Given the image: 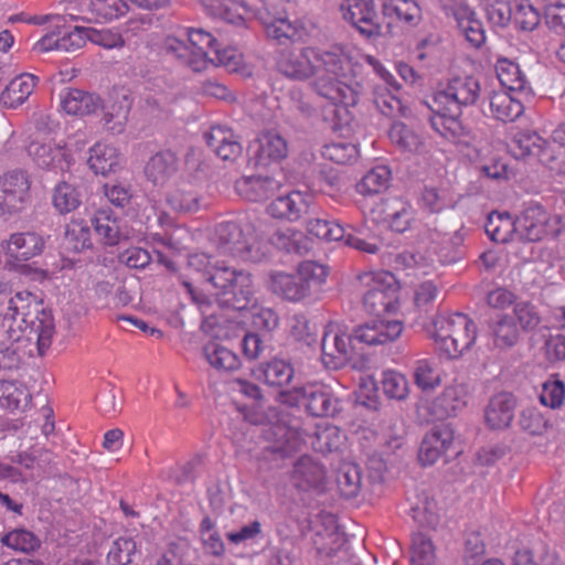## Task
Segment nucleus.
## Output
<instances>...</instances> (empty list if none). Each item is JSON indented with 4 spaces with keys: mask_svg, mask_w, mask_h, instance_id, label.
Listing matches in <instances>:
<instances>
[{
    "mask_svg": "<svg viewBox=\"0 0 565 565\" xmlns=\"http://www.w3.org/2000/svg\"><path fill=\"white\" fill-rule=\"evenodd\" d=\"M321 360L328 369H341L352 358V337L343 331L335 322H329L321 342Z\"/></svg>",
    "mask_w": 565,
    "mask_h": 565,
    "instance_id": "ddd939ff",
    "label": "nucleus"
},
{
    "mask_svg": "<svg viewBox=\"0 0 565 565\" xmlns=\"http://www.w3.org/2000/svg\"><path fill=\"white\" fill-rule=\"evenodd\" d=\"M179 160L171 151L152 156L145 167V175L153 185H164L178 172Z\"/></svg>",
    "mask_w": 565,
    "mask_h": 565,
    "instance_id": "cd10ccee",
    "label": "nucleus"
},
{
    "mask_svg": "<svg viewBox=\"0 0 565 565\" xmlns=\"http://www.w3.org/2000/svg\"><path fill=\"white\" fill-rule=\"evenodd\" d=\"M384 220L397 233H404L413 221L412 206L401 199H390L383 203Z\"/></svg>",
    "mask_w": 565,
    "mask_h": 565,
    "instance_id": "ea45409f",
    "label": "nucleus"
},
{
    "mask_svg": "<svg viewBox=\"0 0 565 565\" xmlns=\"http://www.w3.org/2000/svg\"><path fill=\"white\" fill-rule=\"evenodd\" d=\"M28 387L19 381L0 380V405L9 411L25 408L31 402Z\"/></svg>",
    "mask_w": 565,
    "mask_h": 565,
    "instance_id": "37998d69",
    "label": "nucleus"
},
{
    "mask_svg": "<svg viewBox=\"0 0 565 565\" xmlns=\"http://www.w3.org/2000/svg\"><path fill=\"white\" fill-rule=\"evenodd\" d=\"M297 274L305 288L307 297L319 292L329 275L328 268L312 260H306L299 264Z\"/></svg>",
    "mask_w": 565,
    "mask_h": 565,
    "instance_id": "c03bdc74",
    "label": "nucleus"
},
{
    "mask_svg": "<svg viewBox=\"0 0 565 565\" xmlns=\"http://www.w3.org/2000/svg\"><path fill=\"white\" fill-rule=\"evenodd\" d=\"M87 164L95 174L107 177L121 169L122 154L111 143L105 141L96 142L89 149Z\"/></svg>",
    "mask_w": 565,
    "mask_h": 565,
    "instance_id": "412c9836",
    "label": "nucleus"
},
{
    "mask_svg": "<svg viewBox=\"0 0 565 565\" xmlns=\"http://www.w3.org/2000/svg\"><path fill=\"white\" fill-rule=\"evenodd\" d=\"M214 243L221 255L243 262L258 263L268 254L267 244L256 234L252 223L226 221L216 225Z\"/></svg>",
    "mask_w": 565,
    "mask_h": 565,
    "instance_id": "f03ea898",
    "label": "nucleus"
},
{
    "mask_svg": "<svg viewBox=\"0 0 565 565\" xmlns=\"http://www.w3.org/2000/svg\"><path fill=\"white\" fill-rule=\"evenodd\" d=\"M515 405L512 394L502 392L494 395L484 411L488 427L495 430L508 428L514 417Z\"/></svg>",
    "mask_w": 565,
    "mask_h": 565,
    "instance_id": "b1692460",
    "label": "nucleus"
},
{
    "mask_svg": "<svg viewBox=\"0 0 565 565\" xmlns=\"http://www.w3.org/2000/svg\"><path fill=\"white\" fill-rule=\"evenodd\" d=\"M201 196L196 188L191 182L182 181L178 183L167 194V203L169 206L180 213H194L200 210Z\"/></svg>",
    "mask_w": 565,
    "mask_h": 565,
    "instance_id": "c9c22d12",
    "label": "nucleus"
},
{
    "mask_svg": "<svg viewBox=\"0 0 565 565\" xmlns=\"http://www.w3.org/2000/svg\"><path fill=\"white\" fill-rule=\"evenodd\" d=\"M42 306V300L36 295L26 290L18 291L10 298L4 315L12 318L13 326L20 327L21 335L23 330L45 311Z\"/></svg>",
    "mask_w": 565,
    "mask_h": 565,
    "instance_id": "a211bd4d",
    "label": "nucleus"
},
{
    "mask_svg": "<svg viewBox=\"0 0 565 565\" xmlns=\"http://www.w3.org/2000/svg\"><path fill=\"white\" fill-rule=\"evenodd\" d=\"M185 35L189 44L177 36H167L163 43L166 53L195 73L207 70L212 62L210 53L217 45V40L210 32L195 28H188Z\"/></svg>",
    "mask_w": 565,
    "mask_h": 565,
    "instance_id": "20e7f679",
    "label": "nucleus"
},
{
    "mask_svg": "<svg viewBox=\"0 0 565 565\" xmlns=\"http://www.w3.org/2000/svg\"><path fill=\"white\" fill-rule=\"evenodd\" d=\"M491 341L494 348L508 350L514 347L520 339V331L510 315L498 316L489 326Z\"/></svg>",
    "mask_w": 565,
    "mask_h": 565,
    "instance_id": "e433bc0d",
    "label": "nucleus"
},
{
    "mask_svg": "<svg viewBox=\"0 0 565 565\" xmlns=\"http://www.w3.org/2000/svg\"><path fill=\"white\" fill-rule=\"evenodd\" d=\"M518 423L523 431L532 436H542L551 427L550 418L535 406L524 407Z\"/></svg>",
    "mask_w": 565,
    "mask_h": 565,
    "instance_id": "5fc2aeb1",
    "label": "nucleus"
},
{
    "mask_svg": "<svg viewBox=\"0 0 565 565\" xmlns=\"http://www.w3.org/2000/svg\"><path fill=\"white\" fill-rule=\"evenodd\" d=\"M361 482V471L358 466L344 463L339 468L337 472V484L343 498H355L360 493Z\"/></svg>",
    "mask_w": 565,
    "mask_h": 565,
    "instance_id": "6e6d98bb",
    "label": "nucleus"
},
{
    "mask_svg": "<svg viewBox=\"0 0 565 565\" xmlns=\"http://www.w3.org/2000/svg\"><path fill=\"white\" fill-rule=\"evenodd\" d=\"M488 151L489 145L486 139L479 135L466 132L461 127V160L466 159L478 166L484 161Z\"/></svg>",
    "mask_w": 565,
    "mask_h": 565,
    "instance_id": "13d9d810",
    "label": "nucleus"
},
{
    "mask_svg": "<svg viewBox=\"0 0 565 565\" xmlns=\"http://www.w3.org/2000/svg\"><path fill=\"white\" fill-rule=\"evenodd\" d=\"M383 393L392 399L403 401L408 396L409 383L407 377L395 370H385L382 373Z\"/></svg>",
    "mask_w": 565,
    "mask_h": 565,
    "instance_id": "052dcab7",
    "label": "nucleus"
},
{
    "mask_svg": "<svg viewBox=\"0 0 565 565\" xmlns=\"http://www.w3.org/2000/svg\"><path fill=\"white\" fill-rule=\"evenodd\" d=\"M489 93L479 76H467L461 83V107H472L478 116H486Z\"/></svg>",
    "mask_w": 565,
    "mask_h": 565,
    "instance_id": "4c0bfd02",
    "label": "nucleus"
},
{
    "mask_svg": "<svg viewBox=\"0 0 565 565\" xmlns=\"http://www.w3.org/2000/svg\"><path fill=\"white\" fill-rule=\"evenodd\" d=\"M461 31L472 47H481L486 42V31L476 12L461 3Z\"/></svg>",
    "mask_w": 565,
    "mask_h": 565,
    "instance_id": "4d7b16f0",
    "label": "nucleus"
},
{
    "mask_svg": "<svg viewBox=\"0 0 565 565\" xmlns=\"http://www.w3.org/2000/svg\"><path fill=\"white\" fill-rule=\"evenodd\" d=\"M505 89L492 90L489 93V110L491 116L502 122H512L524 113V105L520 94H512Z\"/></svg>",
    "mask_w": 565,
    "mask_h": 565,
    "instance_id": "5701e85b",
    "label": "nucleus"
},
{
    "mask_svg": "<svg viewBox=\"0 0 565 565\" xmlns=\"http://www.w3.org/2000/svg\"><path fill=\"white\" fill-rule=\"evenodd\" d=\"M207 8L214 17L233 24L242 23L249 12L245 0H209Z\"/></svg>",
    "mask_w": 565,
    "mask_h": 565,
    "instance_id": "de8ad7c7",
    "label": "nucleus"
},
{
    "mask_svg": "<svg viewBox=\"0 0 565 565\" xmlns=\"http://www.w3.org/2000/svg\"><path fill=\"white\" fill-rule=\"evenodd\" d=\"M281 183L270 177H243L235 183L236 192L239 196L247 201L258 202L273 196L279 189Z\"/></svg>",
    "mask_w": 565,
    "mask_h": 565,
    "instance_id": "393cba45",
    "label": "nucleus"
},
{
    "mask_svg": "<svg viewBox=\"0 0 565 565\" xmlns=\"http://www.w3.org/2000/svg\"><path fill=\"white\" fill-rule=\"evenodd\" d=\"M81 194L73 184L61 181L52 192V204L60 214H67L81 205Z\"/></svg>",
    "mask_w": 565,
    "mask_h": 565,
    "instance_id": "3c124183",
    "label": "nucleus"
},
{
    "mask_svg": "<svg viewBox=\"0 0 565 565\" xmlns=\"http://www.w3.org/2000/svg\"><path fill=\"white\" fill-rule=\"evenodd\" d=\"M495 73L500 84L505 90L526 96L532 93L525 74L514 61L507 57H499L495 62Z\"/></svg>",
    "mask_w": 565,
    "mask_h": 565,
    "instance_id": "bb28decb",
    "label": "nucleus"
},
{
    "mask_svg": "<svg viewBox=\"0 0 565 565\" xmlns=\"http://www.w3.org/2000/svg\"><path fill=\"white\" fill-rule=\"evenodd\" d=\"M203 356L210 366L218 372H233L241 366L238 355L216 340H211L204 345Z\"/></svg>",
    "mask_w": 565,
    "mask_h": 565,
    "instance_id": "f704fd0d",
    "label": "nucleus"
},
{
    "mask_svg": "<svg viewBox=\"0 0 565 565\" xmlns=\"http://www.w3.org/2000/svg\"><path fill=\"white\" fill-rule=\"evenodd\" d=\"M363 308L371 315L382 317L399 309V286L387 270L365 271L358 276Z\"/></svg>",
    "mask_w": 565,
    "mask_h": 565,
    "instance_id": "7ed1b4c3",
    "label": "nucleus"
},
{
    "mask_svg": "<svg viewBox=\"0 0 565 565\" xmlns=\"http://www.w3.org/2000/svg\"><path fill=\"white\" fill-rule=\"evenodd\" d=\"M61 109L72 116H87L102 107L98 95L77 88H65L60 93Z\"/></svg>",
    "mask_w": 565,
    "mask_h": 565,
    "instance_id": "4be33fe9",
    "label": "nucleus"
},
{
    "mask_svg": "<svg viewBox=\"0 0 565 565\" xmlns=\"http://www.w3.org/2000/svg\"><path fill=\"white\" fill-rule=\"evenodd\" d=\"M96 234L105 245L114 246L120 239L118 218L108 210H99L93 218Z\"/></svg>",
    "mask_w": 565,
    "mask_h": 565,
    "instance_id": "8fccbe9b",
    "label": "nucleus"
},
{
    "mask_svg": "<svg viewBox=\"0 0 565 565\" xmlns=\"http://www.w3.org/2000/svg\"><path fill=\"white\" fill-rule=\"evenodd\" d=\"M269 288L274 294L288 301L298 302L308 298L297 271L295 274L282 271L273 274Z\"/></svg>",
    "mask_w": 565,
    "mask_h": 565,
    "instance_id": "58836bf2",
    "label": "nucleus"
},
{
    "mask_svg": "<svg viewBox=\"0 0 565 565\" xmlns=\"http://www.w3.org/2000/svg\"><path fill=\"white\" fill-rule=\"evenodd\" d=\"M311 86L329 99L334 116V128L349 124V106L356 103V92L347 83L352 74L351 51L342 45L328 49L313 46Z\"/></svg>",
    "mask_w": 565,
    "mask_h": 565,
    "instance_id": "f257e3e1",
    "label": "nucleus"
},
{
    "mask_svg": "<svg viewBox=\"0 0 565 565\" xmlns=\"http://www.w3.org/2000/svg\"><path fill=\"white\" fill-rule=\"evenodd\" d=\"M136 552V543L130 537H118L107 554L108 565H129Z\"/></svg>",
    "mask_w": 565,
    "mask_h": 565,
    "instance_id": "774afa93",
    "label": "nucleus"
},
{
    "mask_svg": "<svg viewBox=\"0 0 565 565\" xmlns=\"http://www.w3.org/2000/svg\"><path fill=\"white\" fill-rule=\"evenodd\" d=\"M431 127L445 139L457 142L459 131V99L457 79L436 92L433 99Z\"/></svg>",
    "mask_w": 565,
    "mask_h": 565,
    "instance_id": "6e6552de",
    "label": "nucleus"
},
{
    "mask_svg": "<svg viewBox=\"0 0 565 565\" xmlns=\"http://www.w3.org/2000/svg\"><path fill=\"white\" fill-rule=\"evenodd\" d=\"M253 374L257 380L269 386L282 387L291 382L295 370L289 361L274 358L268 362L258 364L253 370Z\"/></svg>",
    "mask_w": 565,
    "mask_h": 565,
    "instance_id": "c85d7f7f",
    "label": "nucleus"
},
{
    "mask_svg": "<svg viewBox=\"0 0 565 565\" xmlns=\"http://www.w3.org/2000/svg\"><path fill=\"white\" fill-rule=\"evenodd\" d=\"M255 159L258 166L267 167L278 163L288 154L286 139L274 130L260 134L255 140Z\"/></svg>",
    "mask_w": 565,
    "mask_h": 565,
    "instance_id": "aec40b11",
    "label": "nucleus"
},
{
    "mask_svg": "<svg viewBox=\"0 0 565 565\" xmlns=\"http://www.w3.org/2000/svg\"><path fill=\"white\" fill-rule=\"evenodd\" d=\"M512 19L520 29L532 31L539 25L541 18L530 0H514Z\"/></svg>",
    "mask_w": 565,
    "mask_h": 565,
    "instance_id": "69168bd1",
    "label": "nucleus"
},
{
    "mask_svg": "<svg viewBox=\"0 0 565 565\" xmlns=\"http://www.w3.org/2000/svg\"><path fill=\"white\" fill-rule=\"evenodd\" d=\"M264 28L267 36L280 44L302 41L307 36V29L299 20L291 21L288 18L278 17L264 22Z\"/></svg>",
    "mask_w": 565,
    "mask_h": 565,
    "instance_id": "7c9ffc66",
    "label": "nucleus"
},
{
    "mask_svg": "<svg viewBox=\"0 0 565 565\" xmlns=\"http://www.w3.org/2000/svg\"><path fill=\"white\" fill-rule=\"evenodd\" d=\"M28 154L39 169L54 174L68 172L75 163L74 149L54 138L34 139L28 146Z\"/></svg>",
    "mask_w": 565,
    "mask_h": 565,
    "instance_id": "0eeeda50",
    "label": "nucleus"
},
{
    "mask_svg": "<svg viewBox=\"0 0 565 565\" xmlns=\"http://www.w3.org/2000/svg\"><path fill=\"white\" fill-rule=\"evenodd\" d=\"M28 328H30L36 335L39 354L43 355L45 350L51 347L55 333L54 319L52 315L50 312L42 311V315L35 319V322L30 323Z\"/></svg>",
    "mask_w": 565,
    "mask_h": 565,
    "instance_id": "0e129e2a",
    "label": "nucleus"
},
{
    "mask_svg": "<svg viewBox=\"0 0 565 565\" xmlns=\"http://www.w3.org/2000/svg\"><path fill=\"white\" fill-rule=\"evenodd\" d=\"M38 78L29 73L14 77L0 95V102L4 107L15 108L22 105L33 93Z\"/></svg>",
    "mask_w": 565,
    "mask_h": 565,
    "instance_id": "72a5a7b5",
    "label": "nucleus"
},
{
    "mask_svg": "<svg viewBox=\"0 0 565 565\" xmlns=\"http://www.w3.org/2000/svg\"><path fill=\"white\" fill-rule=\"evenodd\" d=\"M484 231L491 241L508 243L516 235V217L513 220L508 213H491L484 225Z\"/></svg>",
    "mask_w": 565,
    "mask_h": 565,
    "instance_id": "49530a36",
    "label": "nucleus"
},
{
    "mask_svg": "<svg viewBox=\"0 0 565 565\" xmlns=\"http://www.w3.org/2000/svg\"><path fill=\"white\" fill-rule=\"evenodd\" d=\"M312 53L313 46L282 50L276 58V68L281 75L294 81L312 79Z\"/></svg>",
    "mask_w": 565,
    "mask_h": 565,
    "instance_id": "2eb2a0df",
    "label": "nucleus"
},
{
    "mask_svg": "<svg viewBox=\"0 0 565 565\" xmlns=\"http://www.w3.org/2000/svg\"><path fill=\"white\" fill-rule=\"evenodd\" d=\"M310 204L309 193L295 190L275 198L266 211L274 218L297 222L308 213Z\"/></svg>",
    "mask_w": 565,
    "mask_h": 565,
    "instance_id": "f3484780",
    "label": "nucleus"
},
{
    "mask_svg": "<svg viewBox=\"0 0 565 565\" xmlns=\"http://www.w3.org/2000/svg\"><path fill=\"white\" fill-rule=\"evenodd\" d=\"M209 147L224 161H234L242 153V146L232 129L224 126H212L205 134Z\"/></svg>",
    "mask_w": 565,
    "mask_h": 565,
    "instance_id": "a878e982",
    "label": "nucleus"
},
{
    "mask_svg": "<svg viewBox=\"0 0 565 565\" xmlns=\"http://www.w3.org/2000/svg\"><path fill=\"white\" fill-rule=\"evenodd\" d=\"M458 312L451 315H439L433 321L430 330L437 351L441 358L454 359L458 352L457 340L454 338Z\"/></svg>",
    "mask_w": 565,
    "mask_h": 565,
    "instance_id": "6ab92c4d",
    "label": "nucleus"
},
{
    "mask_svg": "<svg viewBox=\"0 0 565 565\" xmlns=\"http://www.w3.org/2000/svg\"><path fill=\"white\" fill-rule=\"evenodd\" d=\"M45 242L35 232H17L2 239L0 247L6 257L11 262H26L39 256L44 250Z\"/></svg>",
    "mask_w": 565,
    "mask_h": 565,
    "instance_id": "dca6fc26",
    "label": "nucleus"
},
{
    "mask_svg": "<svg viewBox=\"0 0 565 565\" xmlns=\"http://www.w3.org/2000/svg\"><path fill=\"white\" fill-rule=\"evenodd\" d=\"M411 565H435L436 548L431 539L417 532L412 535V544L409 551Z\"/></svg>",
    "mask_w": 565,
    "mask_h": 565,
    "instance_id": "603ef678",
    "label": "nucleus"
},
{
    "mask_svg": "<svg viewBox=\"0 0 565 565\" xmlns=\"http://www.w3.org/2000/svg\"><path fill=\"white\" fill-rule=\"evenodd\" d=\"M125 8L122 0H89L86 3L87 19L96 22L111 20L124 14Z\"/></svg>",
    "mask_w": 565,
    "mask_h": 565,
    "instance_id": "bf43d9fd",
    "label": "nucleus"
},
{
    "mask_svg": "<svg viewBox=\"0 0 565 565\" xmlns=\"http://www.w3.org/2000/svg\"><path fill=\"white\" fill-rule=\"evenodd\" d=\"M452 443V434L448 429H437L428 433L419 448L418 459L423 466L435 463Z\"/></svg>",
    "mask_w": 565,
    "mask_h": 565,
    "instance_id": "473e14b6",
    "label": "nucleus"
},
{
    "mask_svg": "<svg viewBox=\"0 0 565 565\" xmlns=\"http://www.w3.org/2000/svg\"><path fill=\"white\" fill-rule=\"evenodd\" d=\"M31 200V180L23 170H12L0 175V213L22 211Z\"/></svg>",
    "mask_w": 565,
    "mask_h": 565,
    "instance_id": "f8f14e48",
    "label": "nucleus"
},
{
    "mask_svg": "<svg viewBox=\"0 0 565 565\" xmlns=\"http://www.w3.org/2000/svg\"><path fill=\"white\" fill-rule=\"evenodd\" d=\"M414 381L419 390L430 392L440 386L441 372L434 361L422 359L416 362Z\"/></svg>",
    "mask_w": 565,
    "mask_h": 565,
    "instance_id": "864d4df0",
    "label": "nucleus"
},
{
    "mask_svg": "<svg viewBox=\"0 0 565 565\" xmlns=\"http://www.w3.org/2000/svg\"><path fill=\"white\" fill-rule=\"evenodd\" d=\"M564 228L561 215L547 211L535 201L524 203L516 216V236L529 242H539L558 236Z\"/></svg>",
    "mask_w": 565,
    "mask_h": 565,
    "instance_id": "39448f33",
    "label": "nucleus"
},
{
    "mask_svg": "<svg viewBox=\"0 0 565 565\" xmlns=\"http://www.w3.org/2000/svg\"><path fill=\"white\" fill-rule=\"evenodd\" d=\"M509 151L518 160L536 159L550 170L565 173V166L556 163L551 146L535 131L516 132L509 142Z\"/></svg>",
    "mask_w": 565,
    "mask_h": 565,
    "instance_id": "9d476101",
    "label": "nucleus"
},
{
    "mask_svg": "<svg viewBox=\"0 0 565 565\" xmlns=\"http://www.w3.org/2000/svg\"><path fill=\"white\" fill-rule=\"evenodd\" d=\"M391 170L387 166L380 164L369 170L355 184V190L363 196H373L388 189Z\"/></svg>",
    "mask_w": 565,
    "mask_h": 565,
    "instance_id": "79ce46f5",
    "label": "nucleus"
},
{
    "mask_svg": "<svg viewBox=\"0 0 565 565\" xmlns=\"http://www.w3.org/2000/svg\"><path fill=\"white\" fill-rule=\"evenodd\" d=\"M131 99L125 93L114 92L105 106L104 120L107 128L116 134L124 130L131 109Z\"/></svg>",
    "mask_w": 565,
    "mask_h": 565,
    "instance_id": "2f4dec72",
    "label": "nucleus"
},
{
    "mask_svg": "<svg viewBox=\"0 0 565 565\" xmlns=\"http://www.w3.org/2000/svg\"><path fill=\"white\" fill-rule=\"evenodd\" d=\"M292 478L296 487L301 490H322L326 480V470L310 457L305 456L296 462Z\"/></svg>",
    "mask_w": 565,
    "mask_h": 565,
    "instance_id": "c756f323",
    "label": "nucleus"
},
{
    "mask_svg": "<svg viewBox=\"0 0 565 565\" xmlns=\"http://www.w3.org/2000/svg\"><path fill=\"white\" fill-rule=\"evenodd\" d=\"M0 542L3 546L23 553L32 552L40 546L38 536L25 529H15L8 532L0 539Z\"/></svg>",
    "mask_w": 565,
    "mask_h": 565,
    "instance_id": "e2e57ef3",
    "label": "nucleus"
},
{
    "mask_svg": "<svg viewBox=\"0 0 565 565\" xmlns=\"http://www.w3.org/2000/svg\"><path fill=\"white\" fill-rule=\"evenodd\" d=\"M358 154L356 146L347 141L331 142L322 149V157L337 164L351 163L356 159Z\"/></svg>",
    "mask_w": 565,
    "mask_h": 565,
    "instance_id": "338daca9",
    "label": "nucleus"
},
{
    "mask_svg": "<svg viewBox=\"0 0 565 565\" xmlns=\"http://www.w3.org/2000/svg\"><path fill=\"white\" fill-rule=\"evenodd\" d=\"M205 282L210 284L216 295H231L226 301H233L236 309H244L252 300L254 287L252 277L246 271H237L227 266L214 264Z\"/></svg>",
    "mask_w": 565,
    "mask_h": 565,
    "instance_id": "423d86ee",
    "label": "nucleus"
},
{
    "mask_svg": "<svg viewBox=\"0 0 565 565\" xmlns=\"http://www.w3.org/2000/svg\"><path fill=\"white\" fill-rule=\"evenodd\" d=\"M64 246L66 249L75 253L92 247L90 230L84 220L73 218L66 225Z\"/></svg>",
    "mask_w": 565,
    "mask_h": 565,
    "instance_id": "09e8293b",
    "label": "nucleus"
},
{
    "mask_svg": "<svg viewBox=\"0 0 565 565\" xmlns=\"http://www.w3.org/2000/svg\"><path fill=\"white\" fill-rule=\"evenodd\" d=\"M404 330L398 319L376 317L353 330V339L369 347L385 345L397 340Z\"/></svg>",
    "mask_w": 565,
    "mask_h": 565,
    "instance_id": "4468645a",
    "label": "nucleus"
},
{
    "mask_svg": "<svg viewBox=\"0 0 565 565\" xmlns=\"http://www.w3.org/2000/svg\"><path fill=\"white\" fill-rule=\"evenodd\" d=\"M540 403L551 409H559L565 402V383L553 375L547 379L539 394Z\"/></svg>",
    "mask_w": 565,
    "mask_h": 565,
    "instance_id": "680f3d73",
    "label": "nucleus"
},
{
    "mask_svg": "<svg viewBox=\"0 0 565 565\" xmlns=\"http://www.w3.org/2000/svg\"><path fill=\"white\" fill-rule=\"evenodd\" d=\"M284 395L289 396L296 404L302 405L310 415L316 417L335 416L342 408L340 398L329 385L323 383H309L295 387Z\"/></svg>",
    "mask_w": 565,
    "mask_h": 565,
    "instance_id": "1a4fd4ad",
    "label": "nucleus"
},
{
    "mask_svg": "<svg viewBox=\"0 0 565 565\" xmlns=\"http://www.w3.org/2000/svg\"><path fill=\"white\" fill-rule=\"evenodd\" d=\"M388 85L377 84L374 87L373 98L376 108L387 117L405 116L407 108L403 105L397 93Z\"/></svg>",
    "mask_w": 565,
    "mask_h": 565,
    "instance_id": "a18cd8bd",
    "label": "nucleus"
},
{
    "mask_svg": "<svg viewBox=\"0 0 565 565\" xmlns=\"http://www.w3.org/2000/svg\"><path fill=\"white\" fill-rule=\"evenodd\" d=\"M339 10L361 35L371 39L382 34V19L374 0H342Z\"/></svg>",
    "mask_w": 565,
    "mask_h": 565,
    "instance_id": "9b49d317",
    "label": "nucleus"
},
{
    "mask_svg": "<svg viewBox=\"0 0 565 565\" xmlns=\"http://www.w3.org/2000/svg\"><path fill=\"white\" fill-rule=\"evenodd\" d=\"M382 11L385 17L408 25H416L422 20V9L415 0H384Z\"/></svg>",
    "mask_w": 565,
    "mask_h": 565,
    "instance_id": "a19ab883",
    "label": "nucleus"
}]
</instances>
